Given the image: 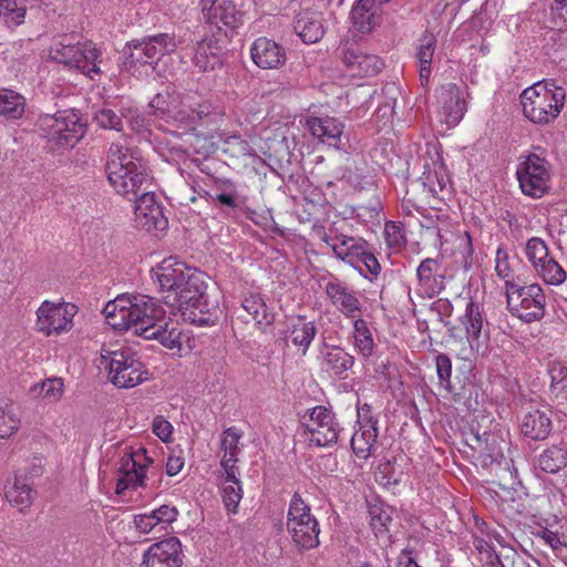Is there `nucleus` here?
I'll return each mask as SVG.
<instances>
[{"instance_id":"f257e3e1","label":"nucleus","mask_w":567,"mask_h":567,"mask_svg":"<svg viewBox=\"0 0 567 567\" xmlns=\"http://www.w3.org/2000/svg\"><path fill=\"white\" fill-rule=\"evenodd\" d=\"M107 323L116 330L132 329L146 340H157L179 355L192 350L190 338L174 322H166V311L153 297L122 296L106 303L103 310Z\"/></svg>"},{"instance_id":"f03ea898","label":"nucleus","mask_w":567,"mask_h":567,"mask_svg":"<svg viewBox=\"0 0 567 567\" xmlns=\"http://www.w3.org/2000/svg\"><path fill=\"white\" fill-rule=\"evenodd\" d=\"M152 278L163 293V302L172 309L171 313L178 310L184 320L198 326L214 322L203 272L171 257L152 269Z\"/></svg>"},{"instance_id":"7ed1b4c3","label":"nucleus","mask_w":567,"mask_h":567,"mask_svg":"<svg viewBox=\"0 0 567 567\" xmlns=\"http://www.w3.org/2000/svg\"><path fill=\"white\" fill-rule=\"evenodd\" d=\"M105 171L114 190L128 200L152 187L153 177L148 162L136 150L112 143L107 150Z\"/></svg>"},{"instance_id":"20e7f679","label":"nucleus","mask_w":567,"mask_h":567,"mask_svg":"<svg viewBox=\"0 0 567 567\" xmlns=\"http://www.w3.org/2000/svg\"><path fill=\"white\" fill-rule=\"evenodd\" d=\"M153 114L172 123L174 134L193 133L197 127L210 121L212 107L208 103H194L189 97H179L168 93L156 94L148 104Z\"/></svg>"},{"instance_id":"39448f33","label":"nucleus","mask_w":567,"mask_h":567,"mask_svg":"<svg viewBox=\"0 0 567 567\" xmlns=\"http://www.w3.org/2000/svg\"><path fill=\"white\" fill-rule=\"evenodd\" d=\"M37 125L40 136L52 151L73 148L86 133V124L75 110L41 115Z\"/></svg>"},{"instance_id":"423d86ee","label":"nucleus","mask_w":567,"mask_h":567,"mask_svg":"<svg viewBox=\"0 0 567 567\" xmlns=\"http://www.w3.org/2000/svg\"><path fill=\"white\" fill-rule=\"evenodd\" d=\"M566 93L554 83L537 82L520 94L523 114L532 123L547 125L554 122L565 105Z\"/></svg>"},{"instance_id":"0eeeda50","label":"nucleus","mask_w":567,"mask_h":567,"mask_svg":"<svg viewBox=\"0 0 567 567\" xmlns=\"http://www.w3.org/2000/svg\"><path fill=\"white\" fill-rule=\"evenodd\" d=\"M181 40L174 33H157L127 42L122 50V70L135 73L140 66H153L165 54L176 51Z\"/></svg>"},{"instance_id":"6e6552de","label":"nucleus","mask_w":567,"mask_h":567,"mask_svg":"<svg viewBox=\"0 0 567 567\" xmlns=\"http://www.w3.org/2000/svg\"><path fill=\"white\" fill-rule=\"evenodd\" d=\"M101 365L109 370L111 382L120 389L134 388L148 379L143 362L130 349H103Z\"/></svg>"},{"instance_id":"1a4fd4ad","label":"nucleus","mask_w":567,"mask_h":567,"mask_svg":"<svg viewBox=\"0 0 567 567\" xmlns=\"http://www.w3.org/2000/svg\"><path fill=\"white\" fill-rule=\"evenodd\" d=\"M52 59L71 69H76L92 80L101 75L104 53L92 41L75 44L56 43L51 49Z\"/></svg>"},{"instance_id":"9d476101","label":"nucleus","mask_w":567,"mask_h":567,"mask_svg":"<svg viewBox=\"0 0 567 567\" xmlns=\"http://www.w3.org/2000/svg\"><path fill=\"white\" fill-rule=\"evenodd\" d=\"M286 526L292 542L299 548L308 550L319 546V522L298 493L290 499Z\"/></svg>"},{"instance_id":"9b49d317","label":"nucleus","mask_w":567,"mask_h":567,"mask_svg":"<svg viewBox=\"0 0 567 567\" xmlns=\"http://www.w3.org/2000/svg\"><path fill=\"white\" fill-rule=\"evenodd\" d=\"M553 166L543 154L529 153L519 156L516 178L522 193L530 198H542L550 188Z\"/></svg>"},{"instance_id":"f8f14e48","label":"nucleus","mask_w":567,"mask_h":567,"mask_svg":"<svg viewBox=\"0 0 567 567\" xmlns=\"http://www.w3.org/2000/svg\"><path fill=\"white\" fill-rule=\"evenodd\" d=\"M507 307L513 316L529 323L545 316L546 296L539 284L505 282Z\"/></svg>"},{"instance_id":"ddd939ff","label":"nucleus","mask_w":567,"mask_h":567,"mask_svg":"<svg viewBox=\"0 0 567 567\" xmlns=\"http://www.w3.org/2000/svg\"><path fill=\"white\" fill-rule=\"evenodd\" d=\"M342 429L334 413L323 406L317 405L308 410L301 417L300 435L310 445L329 447L337 444Z\"/></svg>"},{"instance_id":"4468645a","label":"nucleus","mask_w":567,"mask_h":567,"mask_svg":"<svg viewBox=\"0 0 567 567\" xmlns=\"http://www.w3.org/2000/svg\"><path fill=\"white\" fill-rule=\"evenodd\" d=\"M78 308L69 302L43 301L37 310V330L47 337H58L69 332Z\"/></svg>"},{"instance_id":"2eb2a0df","label":"nucleus","mask_w":567,"mask_h":567,"mask_svg":"<svg viewBox=\"0 0 567 567\" xmlns=\"http://www.w3.org/2000/svg\"><path fill=\"white\" fill-rule=\"evenodd\" d=\"M312 231L324 243L339 260L349 264L351 267L362 257L363 250L367 249L369 243L361 237L344 235L331 225L326 229L322 225H313Z\"/></svg>"},{"instance_id":"dca6fc26","label":"nucleus","mask_w":567,"mask_h":567,"mask_svg":"<svg viewBox=\"0 0 567 567\" xmlns=\"http://www.w3.org/2000/svg\"><path fill=\"white\" fill-rule=\"evenodd\" d=\"M152 463L153 460L143 446L136 450L131 447L130 451L125 452L120 460L116 493L123 494L128 488L136 489L144 486L146 471Z\"/></svg>"},{"instance_id":"f3484780","label":"nucleus","mask_w":567,"mask_h":567,"mask_svg":"<svg viewBox=\"0 0 567 567\" xmlns=\"http://www.w3.org/2000/svg\"><path fill=\"white\" fill-rule=\"evenodd\" d=\"M460 323L465 332L471 351L474 353L486 351L491 331L483 306L470 299L466 302L464 313L460 317Z\"/></svg>"},{"instance_id":"a211bd4d","label":"nucleus","mask_w":567,"mask_h":567,"mask_svg":"<svg viewBox=\"0 0 567 567\" xmlns=\"http://www.w3.org/2000/svg\"><path fill=\"white\" fill-rule=\"evenodd\" d=\"M135 202L134 225L147 233L164 230L167 219L163 215L162 206L156 200V195L150 188L142 192Z\"/></svg>"},{"instance_id":"6ab92c4d","label":"nucleus","mask_w":567,"mask_h":567,"mask_svg":"<svg viewBox=\"0 0 567 567\" xmlns=\"http://www.w3.org/2000/svg\"><path fill=\"white\" fill-rule=\"evenodd\" d=\"M324 293L330 303L347 319L354 321L362 317L363 302L358 293L347 284L332 278L324 286Z\"/></svg>"},{"instance_id":"aec40b11","label":"nucleus","mask_w":567,"mask_h":567,"mask_svg":"<svg viewBox=\"0 0 567 567\" xmlns=\"http://www.w3.org/2000/svg\"><path fill=\"white\" fill-rule=\"evenodd\" d=\"M359 429L351 436V449L362 460H367L378 437V421L371 415V406L363 404L358 409Z\"/></svg>"},{"instance_id":"412c9836","label":"nucleus","mask_w":567,"mask_h":567,"mask_svg":"<svg viewBox=\"0 0 567 567\" xmlns=\"http://www.w3.org/2000/svg\"><path fill=\"white\" fill-rule=\"evenodd\" d=\"M182 543L169 537L150 546L143 554V567H181L183 564Z\"/></svg>"},{"instance_id":"4be33fe9","label":"nucleus","mask_w":567,"mask_h":567,"mask_svg":"<svg viewBox=\"0 0 567 567\" xmlns=\"http://www.w3.org/2000/svg\"><path fill=\"white\" fill-rule=\"evenodd\" d=\"M239 6L240 0H200L204 19L218 28L219 24L236 28L241 22Z\"/></svg>"},{"instance_id":"5701e85b","label":"nucleus","mask_w":567,"mask_h":567,"mask_svg":"<svg viewBox=\"0 0 567 567\" xmlns=\"http://www.w3.org/2000/svg\"><path fill=\"white\" fill-rule=\"evenodd\" d=\"M439 103L441 121L449 126H456L466 112V103L461 89L449 83L439 90Z\"/></svg>"},{"instance_id":"b1692460","label":"nucleus","mask_w":567,"mask_h":567,"mask_svg":"<svg viewBox=\"0 0 567 567\" xmlns=\"http://www.w3.org/2000/svg\"><path fill=\"white\" fill-rule=\"evenodd\" d=\"M343 64L346 66V72L353 78L375 75L384 65L379 56L364 53L354 48H349L344 51Z\"/></svg>"},{"instance_id":"393cba45","label":"nucleus","mask_w":567,"mask_h":567,"mask_svg":"<svg viewBox=\"0 0 567 567\" xmlns=\"http://www.w3.org/2000/svg\"><path fill=\"white\" fill-rule=\"evenodd\" d=\"M307 127L311 135L333 148H341L344 125L331 116H311L307 118Z\"/></svg>"},{"instance_id":"a878e982","label":"nucleus","mask_w":567,"mask_h":567,"mask_svg":"<svg viewBox=\"0 0 567 567\" xmlns=\"http://www.w3.org/2000/svg\"><path fill=\"white\" fill-rule=\"evenodd\" d=\"M251 59L261 69H278L286 62V51L274 40L258 38L250 48Z\"/></svg>"},{"instance_id":"bb28decb","label":"nucleus","mask_w":567,"mask_h":567,"mask_svg":"<svg viewBox=\"0 0 567 567\" xmlns=\"http://www.w3.org/2000/svg\"><path fill=\"white\" fill-rule=\"evenodd\" d=\"M471 441L470 446L477 451V460L481 462L482 466L488 467L505 461L503 447L501 446V443H504V441L496 434L486 432L483 436L475 434Z\"/></svg>"},{"instance_id":"cd10ccee","label":"nucleus","mask_w":567,"mask_h":567,"mask_svg":"<svg viewBox=\"0 0 567 567\" xmlns=\"http://www.w3.org/2000/svg\"><path fill=\"white\" fill-rule=\"evenodd\" d=\"M350 19L357 31L370 33L381 22L380 6L375 0H357L351 8Z\"/></svg>"},{"instance_id":"c85d7f7f","label":"nucleus","mask_w":567,"mask_h":567,"mask_svg":"<svg viewBox=\"0 0 567 567\" xmlns=\"http://www.w3.org/2000/svg\"><path fill=\"white\" fill-rule=\"evenodd\" d=\"M318 330L313 321H307L305 317L298 316L291 319L287 324L286 340L290 342L298 351L305 355Z\"/></svg>"},{"instance_id":"c756f323","label":"nucleus","mask_w":567,"mask_h":567,"mask_svg":"<svg viewBox=\"0 0 567 567\" xmlns=\"http://www.w3.org/2000/svg\"><path fill=\"white\" fill-rule=\"evenodd\" d=\"M439 270L440 264L433 258H426L419 265L416 275L423 296L433 298L444 289L445 277Z\"/></svg>"},{"instance_id":"7c9ffc66","label":"nucleus","mask_w":567,"mask_h":567,"mask_svg":"<svg viewBox=\"0 0 567 567\" xmlns=\"http://www.w3.org/2000/svg\"><path fill=\"white\" fill-rule=\"evenodd\" d=\"M293 30L305 43L318 42L326 32L321 13L312 10L299 12L293 22Z\"/></svg>"},{"instance_id":"2f4dec72","label":"nucleus","mask_w":567,"mask_h":567,"mask_svg":"<svg viewBox=\"0 0 567 567\" xmlns=\"http://www.w3.org/2000/svg\"><path fill=\"white\" fill-rule=\"evenodd\" d=\"M223 48L215 35L205 37L197 42L193 63L203 72L213 71L221 65Z\"/></svg>"},{"instance_id":"473e14b6","label":"nucleus","mask_w":567,"mask_h":567,"mask_svg":"<svg viewBox=\"0 0 567 567\" xmlns=\"http://www.w3.org/2000/svg\"><path fill=\"white\" fill-rule=\"evenodd\" d=\"M436 44V37L431 32H424L415 44V59L419 65L420 81L423 86L430 81Z\"/></svg>"},{"instance_id":"72a5a7b5","label":"nucleus","mask_w":567,"mask_h":567,"mask_svg":"<svg viewBox=\"0 0 567 567\" xmlns=\"http://www.w3.org/2000/svg\"><path fill=\"white\" fill-rule=\"evenodd\" d=\"M351 340L354 351L363 359L371 358L377 349L372 324L362 317L352 321Z\"/></svg>"},{"instance_id":"f704fd0d","label":"nucleus","mask_w":567,"mask_h":567,"mask_svg":"<svg viewBox=\"0 0 567 567\" xmlns=\"http://www.w3.org/2000/svg\"><path fill=\"white\" fill-rule=\"evenodd\" d=\"M536 471L546 474H556L567 466V449L560 445H551L540 452L535 461Z\"/></svg>"},{"instance_id":"c9c22d12","label":"nucleus","mask_w":567,"mask_h":567,"mask_svg":"<svg viewBox=\"0 0 567 567\" xmlns=\"http://www.w3.org/2000/svg\"><path fill=\"white\" fill-rule=\"evenodd\" d=\"M520 431L532 440H545L551 431V420L540 410L529 411L523 416Z\"/></svg>"},{"instance_id":"e433bc0d","label":"nucleus","mask_w":567,"mask_h":567,"mask_svg":"<svg viewBox=\"0 0 567 567\" xmlns=\"http://www.w3.org/2000/svg\"><path fill=\"white\" fill-rule=\"evenodd\" d=\"M323 368L340 380L348 378V371L354 364V358L343 348L331 347L323 355Z\"/></svg>"},{"instance_id":"4c0bfd02","label":"nucleus","mask_w":567,"mask_h":567,"mask_svg":"<svg viewBox=\"0 0 567 567\" xmlns=\"http://www.w3.org/2000/svg\"><path fill=\"white\" fill-rule=\"evenodd\" d=\"M192 187L200 197H205L210 202L215 200L216 195H225L228 194V192L230 193L237 189L236 185L230 179L215 178L212 176L194 178L192 181Z\"/></svg>"},{"instance_id":"58836bf2","label":"nucleus","mask_w":567,"mask_h":567,"mask_svg":"<svg viewBox=\"0 0 567 567\" xmlns=\"http://www.w3.org/2000/svg\"><path fill=\"white\" fill-rule=\"evenodd\" d=\"M25 99L10 89L0 90V116L8 120L20 118L24 113Z\"/></svg>"},{"instance_id":"ea45409f","label":"nucleus","mask_w":567,"mask_h":567,"mask_svg":"<svg viewBox=\"0 0 567 567\" xmlns=\"http://www.w3.org/2000/svg\"><path fill=\"white\" fill-rule=\"evenodd\" d=\"M243 308L252 317L259 327H268L272 323L275 317L269 311L264 298L258 293L247 296L243 301Z\"/></svg>"},{"instance_id":"a19ab883","label":"nucleus","mask_w":567,"mask_h":567,"mask_svg":"<svg viewBox=\"0 0 567 567\" xmlns=\"http://www.w3.org/2000/svg\"><path fill=\"white\" fill-rule=\"evenodd\" d=\"M34 491L31 488L27 478L16 477L13 485L6 491L7 499L18 506L20 511L29 507L34 498Z\"/></svg>"},{"instance_id":"79ce46f5","label":"nucleus","mask_w":567,"mask_h":567,"mask_svg":"<svg viewBox=\"0 0 567 567\" xmlns=\"http://www.w3.org/2000/svg\"><path fill=\"white\" fill-rule=\"evenodd\" d=\"M550 378V392L557 400H567V365L560 361H551L548 364Z\"/></svg>"},{"instance_id":"37998d69","label":"nucleus","mask_w":567,"mask_h":567,"mask_svg":"<svg viewBox=\"0 0 567 567\" xmlns=\"http://www.w3.org/2000/svg\"><path fill=\"white\" fill-rule=\"evenodd\" d=\"M473 556L480 567H498L502 555L495 553L493 546L483 537L474 536Z\"/></svg>"},{"instance_id":"c03bdc74","label":"nucleus","mask_w":567,"mask_h":567,"mask_svg":"<svg viewBox=\"0 0 567 567\" xmlns=\"http://www.w3.org/2000/svg\"><path fill=\"white\" fill-rule=\"evenodd\" d=\"M25 6L22 0H0V17L9 27H18L24 22Z\"/></svg>"},{"instance_id":"a18cd8bd","label":"nucleus","mask_w":567,"mask_h":567,"mask_svg":"<svg viewBox=\"0 0 567 567\" xmlns=\"http://www.w3.org/2000/svg\"><path fill=\"white\" fill-rule=\"evenodd\" d=\"M536 535L555 550L567 548V523L542 528Z\"/></svg>"},{"instance_id":"49530a36","label":"nucleus","mask_w":567,"mask_h":567,"mask_svg":"<svg viewBox=\"0 0 567 567\" xmlns=\"http://www.w3.org/2000/svg\"><path fill=\"white\" fill-rule=\"evenodd\" d=\"M21 419L12 405H0V440H8L18 433Z\"/></svg>"},{"instance_id":"de8ad7c7","label":"nucleus","mask_w":567,"mask_h":567,"mask_svg":"<svg viewBox=\"0 0 567 567\" xmlns=\"http://www.w3.org/2000/svg\"><path fill=\"white\" fill-rule=\"evenodd\" d=\"M358 259L359 260H357L352 267L357 269L361 276L372 281L380 275L381 265L374 256L370 244L367 246V249L363 250L362 257Z\"/></svg>"},{"instance_id":"09e8293b","label":"nucleus","mask_w":567,"mask_h":567,"mask_svg":"<svg viewBox=\"0 0 567 567\" xmlns=\"http://www.w3.org/2000/svg\"><path fill=\"white\" fill-rule=\"evenodd\" d=\"M369 515L370 524L375 535L384 533L392 520V509L383 503L370 504Z\"/></svg>"},{"instance_id":"8fccbe9b","label":"nucleus","mask_w":567,"mask_h":567,"mask_svg":"<svg viewBox=\"0 0 567 567\" xmlns=\"http://www.w3.org/2000/svg\"><path fill=\"white\" fill-rule=\"evenodd\" d=\"M546 21L551 30H567V0H554L546 11Z\"/></svg>"},{"instance_id":"3c124183","label":"nucleus","mask_w":567,"mask_h":567,"mask_svg":"<svg viewBox=\"0 0 567 567\" xmlns=\"http://www.w3.org/2000/svg\"><path fill=\"white\" fill-rule=\"evenodd\" d=\"M241 436L243 432L235 426H230L224 431L220 442L223 450L221 457L238 460V455L240 453L239 441Z\"/></svg>"},{"instance_id":"603ef678","label":"nucleus","mask_w":567,"mask_h":567,"mask_svg":"<svg viewBox=\"0 0 567 567\" xmlns=\"http://www.w3.org/2000/svg\"><path fill=\"white\" fill-rule=\"evenodd\" d=\"M545 284L558 286L567 279V272L553 257L536 274Z\"/></svg>"},{"instance_id":"864d4df0","label":"nucleus","mask_w":567,"mask_h":567,"mask_svg":"<svg viewBox=\"0 0 567 567\" xmlns=\"http://www.w3.org/2000/svg\"><path fill=\"white\" fill-rule=\"evenodd\" d=\"M123 114L118 115L110 107H100L93 114V122L103 130H114L120 132L123 127Z\"/></svg>"},{"instance_id":"5fc2aeb1","label":"nucleus","mask_w":567,"mask_h":567,"mask_svg":"<svg viewBox=\"0 0 567 567\" xmlns=\"http://www.w3.org/2000/svg\"><path fill=\"white\" fill-rule=\"evenodd\" d=\"M223 502L229 512L235 513L243 498L241 483H221Z\"/></svg>"},{"instance_id":"6e6d98bb","label":"nucleus","mask_w":567,"mask_h":567,"mask_svg":"<svg viewBox=\"0 0 567 567\" xmlns=\"http://www.w3.org/2000/svg\"><path fill=\"white\" fill-rule=\"evenodd\" d=\"M384 238L388 247L400 250L405 244L403 229L399 223L388 221L384 226Z\"/></svg>"},{"instance_id":"4d7b16f0","label":"nucleus","mask_w":567,"mask_h":567,"mask_svg":"<svg viewBox=\"0 0 567 567\" xmlns=\"http://www.w3.org/2000/svg\"><path fill=\"white\" fill-rule=\"evenodd\" d=\"M64 383L60 378L47 379L39 385V394L50 402H56L63 394Z\"/></svg>"},{"instance_id":"13d9d810","label":"nucleus","mask_w":567,"mask_h":567,"mask_svg":"<svg viewBox=\"0 0 567 567\" xmlns=\"http://www.w3.org/2000/svg\"><path fill=\"white\" fill-rule=\"evenodd\" d=\"M150 514L155 520H158L161 529L166 532L168 526L177 519L178 509L175 506L165 504L151 511Z\"/></svg>"},{"instance_id":"bf43d9fd","label":"nucleus","mask_w":567,"mask_h":567,"mask_svg":"<svg viewBox=\"0 0 567 567\" xmlns=\"http://www.w3.org/2000/svg\"><path fill=\"white\" fill-rule=\"evenodd\" d=\"M436 373L440 380V385L445 390H451V375H452V361L445 353H440L436 357Z\"/></svg>"},{"instance_id":"052dcab7","label":"nucleus","mask_w":567,"mask_h":567,"mask_svg":"<svg viewBox=\"0 0 567 567\" xmlns=\"http://www.w3.org/2000/svg\"><path fill=\"white\" fill-rule=\"evenodd\" d=\"M549 252L546 241L539 237H532L525 245V256L528 261L546 258Z\"/></svg>"},{"instance_id":"680f3d73","label":"nucleus","mask_w":567,"mask_h":567,"mask_svg":"<svg viewBox=\"0 0 567 567\" xmlns=\"http://www.w3.org/2000/svg\"><path fill=\"white\" fill-rule=\"evenodd\" d=\"M377 475L379 476L380 481L386 485H396L401 482L402 478V472H396L395 463L390 461L381 462L379 464Z\"/></svg>"},{"instance_id":"e2e57ef3","label":"nucleus","mask_w":567,"mask_h":567,"mask_svg":"<svg viewBox=\"0 0 567 567\" xmlns=\"http://www.w3.org/2000/svg\"><path fill=\"white\" fill-rule=\"evenodd\" d=\"M134 526L142 534L164 532L163 529H161L158 520H155V518L150 514V512L135 515Z\"/></svg>"},{"instance_id":"0e129e2a","label":"nucleus","mask_w":567,"mask_h":567,"mask_svg":"<svg viewBox=\"0 0 567 567\" xmlns=\"http://www.w3.org/2000/svg\"><path fill=\"white\" fill-rule=\"evenodd\" d=\"M238 460L221 457L220 467L223 470V483H241L239 480Z\"/></svg>"},{"instance_id":"69168bd1","label":"nucleus","mask_w":567,"mask_h":567,"mask_svg":"<svg viewBox=\"0 0 567 567\" xmlns=\"http://www.w3.org/2000/svg\"><path fill=\"white\" fill-rule=\"evenodd\" d=\"M495 271L497 276L506 281L512 275V270L508 262V254L503 248H497L495 258Z\"/></svg>"},{"instance_id":"338daca9","label":"nucleus","mask_w":567,"mask_h":567,"mask_svg":"<svg viewBox=\"0 0 567 567\" xmlns=\"http://www.w3.org/2000/svg\"><path fill=\"white\" fill-rule=\"evenodd\" d=\"M498 567H532L529 563L513 548L506 550L502 555V559Z\"/></svg>"},{"instance_id":"774afa93","label":"nucleus","mask_w":567,"mask_h":567,"mask_svg":"<svg viewBox=\"0 0 567 567\" xmlns=\"http://www.w3.org/2000/svg\"><path fill=\"white\" fill-rule=\"evenodd\" d=\"M153 433L163 442H169L172 439L173 426L163 416H156L153 421Z\"/></svg>"}]
</instances>
